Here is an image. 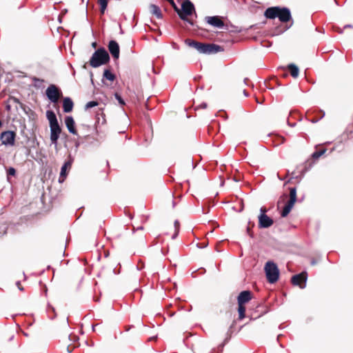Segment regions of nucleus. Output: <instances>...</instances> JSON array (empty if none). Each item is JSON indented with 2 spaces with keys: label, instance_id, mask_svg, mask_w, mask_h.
Wrapping results in <instances>:
<instances>
[{
  "label": "nucleus",
  "instance_id": "1",
  "mask_svg": "<svg viewBox=\"0 0 353 353\" xmlns=\"http://www.w3.org/2000/svg\"><path fill=\"white\" fill-rule=\"evenodd\" d=\"M185 43L189 47L195 48L199 52L203 54H210L223 50V48L219 45L201 43L190 39H186Z\"/></svg>",
  "mask_w": 353,
  "mask_h": 353
},
{
  "label": "nucleus",
  "instance_id": "2",
  "mask_svg": "<svg viewBox=\"0 0 353 353\" xmlns=\"http://www.w3.org/2000/svg\"><path fill=\"white\" fill-rule=\"evenodd\" d=\"M46 117L49 121L50 128V141L52 143L57 145L62 129L59 125L55 113L52 110L46 112Z\"/></svg>",
  "mask_w": 353,
  "mask_h": 353
},
{
  "label": "nucleus",
  "instance_id": "3",
  "mask_svg": "<svg viewBox=\"0 0 353 353\" xmlns=\"http://www.w3.org/2000/svg\"><path fill=\"white\" fill-rule=\"evenodd\" d=\"M110 61V55L103 48L97 50L91 57L88 63L92 68H97Z\"/></svg>",
  "mask_w": 353,
  "mask_h": 353
},
{
  "label": "nucleus",
  "instance_id": "4",
  "mask_svg": "<svg viewBox=\"0 0 353 353\" xmlns=\"http://www.w3.org/2000/svg\"><path fill=\"white\" fill-rule=\"evenodd\" d=\"M267 19H274L276 17L281 22H287V8L271 7L268 8L264 14Z\"/></svg>",
  "mask_w": 353,
  "mask_h": 353
},
{
  "label": "nucleus",
  "instance_id": "5",
  "mask_svg": "<svg viewBox=\"0 0 353 353\" xmlns=\"http://www.w3.org/2000/svg\"><path fill=\"white\" fill-rule=\"evenodd\" d=\"M194 11V6L190 0H185L181 5V10L179 8H175V12L178 14L181 19L187 21L188 23L192 24L190 20L188 19L187 17L190 16Z\"/></svg>",
  "mask_w": 353,
  "mask_h": 353
},
{
  "label": "nucleus",
  "instance_id": "6",
  "mask_svg": "<svg viewBox=\"0 0 353 353\" xmlns=\"http://www.w3.org/2000/svg\"><path fill=\"white\" fill-rule=\"evenodd\" d=\"M265 272L267 277V280L270 283L276 282L279 276V270L276 265L272 262L268 261L265 265Z\"/></svg>",
  "mask_w": 353,
  "mask_h": 353
},
{
  "label": "nucleus",
  "instance_id": "7",
  "mask_svg": "<svg viewBox=\"0 0 353 353\" xmlns=\"http://www.w3.org/2000/svg\"><path fill=\"white\" fill-rule=\"evenodd\" d=\"M46 94L48 99L52 103H57L62 97L61 90L55 85H50L46 90Z\"/></svg>",
  "mask_w": 353,
  "mask_h": 353
},
{
  "label": "nucleus",
  "instance_id": "8",
  "mask_svg": "<svg viewBox=\"0 0 353 353\" xmlns=\"http://www.w3.org/2000/svg\"><path fill=\"white\" fill-rule=\"evenodd\" d=\"M77 339V336L76 335L70 334L68 336H65L62 339V346L63 348L68 352L70 353L73 351L74 347H76L70 341L74 342Z\"/></svg>",
  "mask_w": 353,
  "mask_h": 353
},
{
  "label": "nucleus",
  "instance_id": "9",
  "mask_svg": "<svg viewBox=\"0 0 353 353\" xmlns=\"http://www.w3.org/2000/svg\"><path fill=\"white\" fill-rule=\"evenodd\" d=\"M15 137L16 133L13 131H6L1 134V140L4 145H13L14 144Z\"/></svg>",
  "mask_w": 353,
  "mask_h": 353
},
{
  "label": "nucleus",
  "instance_id": "10",
  "mask_svg": "<svg viewBox=\"0 0 353 353\" xmlns=\"http://www.w3.org/2000/svg\"><path fill=\"white\" fill-rule=\"evenodd\" d=\"M277 210L282 217L287 216V194L283 193L277 202Z\"/></svg>",
  "mask_w": 353,
  "mask_h": 353
},
{
  "label": "nucleus",
  "instance_id": "11",
  "mask_svg": "<svg viewBox=\"0 0 353 353\" xmlns=\"http://www.w3.org/2000/svg\"><path fill=\"white\" fill-rule=\"evenodd\" d=\"M307 274L302 272L292 278V283L294 285H298L301 288H304L306 285Z\"/></svg>",
  "mask_w": 353,
  "mask_h": 353
},
{
  "label": "nucleus",
  "instance_id": "12",
  "mask_svg": "<svg viewBox=\"0 0 353 353\" xmlns=\"http://www.w3.org/2000/svg\"><path fill=\"white\" fill-rule=\"evenodd\" d=\"M273 220L265 214H261L259 216V227L267 228L273 225Z\"/></svg>",
  "mask_w": 353,
  "mask_h": 353
},
{
  "label": "nucleus",
  "instance_id": "13",
  "mask_svg": "<svg viewBox=\"0 0 353 353\" xmlns=\"http://www.w3.org/2000/svg\"><path fill=\"white\" fill-rule=\"evenodd\" d=\"M108 48L112 57L115 59H118L120 53V49L118 43L116 41L111 40L108 43Z\"/></svg>",
  "mask_w": 353,
  "mask_h": 353
},
{
  "label": "nucleus",
  "instance_id": "14",
  "mask_svg": "<svg viewBox=\"0 0 353 353\" xmlns=\"http://www.w3.org/2000/svg\"><path fill=\"white\" fill-rule=\"evenodd\" d=\"M205 20L208 24L216 28H221L224 26V22L219 16L206 17Z\"/></svg>",
  "mask_w": 353,
  "mask_h": 353
},
{
  "label": "nucleus",
  "instance_id": "15",
  "mask_svg": "<svg viewBox=\"0 0 353 353\" xmlns=\"http://www.w3.org/2000/svg\"><path fill=\"white\" fill-rule=\"evenodd\" d=\"M253 296L252 292L250 290H245L240 292L237 297L238 303L245 305L250 300H252Z\"/></svg>",
  "mask_w": 353,
  "mask_h": 353
},
{
  "label": "nucleus",
  "instance_id": "16",
  "mask_svg": "<svg viewBox=\"0 0 353 353\" xmlns=\"http://www.w3.org/2000/svg\"><path fill=\"white\" fill-rule=\"evenodd\" d=\"M71 167H72L71 161H68L64 163V164L61 167L60 176H59V181L60 183H62L63 181H64L65 179L66 178L67 175H68V172L70 170Z\"/></svg>",
  "mask_w": 353,
  "mask_h": 353
},
{
  "label": "nucleus",
  "instance_id": "17",
  "mask_svg": "<svg viewBox=\"0 0 353 353\" xmlns=\"http://www.w3.org/2000/svg\"><path fill=\"white\" fill-rule=\"evenodd\" d=\"M265 88L272 90L276 85H283V83L277 77H272L264 82Z\"/></svg>",
  "mask_w": 353,
  "mask_h": 353
},
{
  "label": "nucleus",
  "instance_id": "18",
  "mask_svg": "<svg viewBox=\"0 0 353 353\" xmlns=\"http://www.w3.org/2000/svg\"><path fill=\"white\" fill-rule=\"evenodd\" d=\"M65 125L68 130V131L73 134H77V131L75 128V122L73 119V118L70 116H68L65 119Z\"/></svg>",
  "mask_w": 353,
  "mask_h": 353
},
{
  "label": "nucleus",
  "instance_id": "19",
  "mask_svg": "<svg viewBox=\"0 0 353 353\" xmlns=\"http://www.w3.org/2000/svg\"><path fill=\"white\" fill-rule=\"evenodd\" d=\"M74 103L69 97H65L63 101V108L65 112H70L73 109Z\"/></svg>",
  "mask_w": 353,
  "mask_h": 353
},
{
  "label": "nucleus",
  "instance_id": "20",
  "mask_svg": "<svg viewBox=\"0 0 353 353\" xmlns=\"http://www.w3.org/2000/svg\"><path fill=\"white\" fill-rule=\"evenodd\" d=\"M296 200V192L295 188H291L290 190V200L288 201V213L292 208Z\"/></svg>",
  "mask_w": 353,
  "mask_h": 353
},
{
  "label": "nucleus",
  "instance_id": "21",
  "mask_svg": "<svg viewBox=\"0 0 353 353\" xmlns=\"http://www.w3.org/2000/svg\"><path fill=\"white\" fill-rule=\"evenodd\" d=\"M288 73H290L293 78L296 79L299 74V69L294 63L288 64Z\"/></svg>",
  "mask_w": 353,
  "mask_h": 353
},
{
  "label": "nucleus",
  "instance_id": "22",
  "mask_svg": "<svg viewBox=\"0 0 353 353\" xmlns=\"http://www.w3.org/2000/svg\"><path fill=\"white\" fill-rule=\"evenodd\" d=\"M150 11L153 15L156 16L157 18H158V19L162 18V12L159 6H157L154 4H151L150 6Z\"/></svg>",
  "mask_w": 353,
  "mask_h": 353
},
{
  "label": "nucleus",
  "instance_id": "23",
  "mask_svg": "<svg viewBox=\"0 0 353 353\" xmlns=\"http://www.w3.org/2000/svg\"><path fill=\"white\" fill-rule=\"evenodd\" d=\"M239 319L242 320L245 317V305L238 303Z\"/></svg>",
  "mask_w": 353,
  "mask_h": 353
},
{
  "label": "nucleus",
  "instance_id": "24",
  "mask_svg": "<svg viewBox=\"0 0 353 353\" xmlns=\"http://www.w3.org/2000/svg\"><path fill=\"white\" fill-rule=\"evenodd\" d=\"M103 77L104 79L110 81H113L116 79V76L108 69L104 70Z\"/></svg>",
  "mask_w": 353,
  "mask_h": 353
},
{
  "label": "nucleus",
  "instance_id": "25",
  "mask_svg": "<svg viewBox=\"0 0 353 353\" xmlns=\"http://www.w3.org/2000/svg\"><path fill=\"white\" fill-rule=\"evenodd\" d=\"M98 3H99L101 8L100 12L101 14L105 13V10L107 8L108 0H98Z\"/></svg>",
  "mask_w": 353,
  "mask_h": 353
},
{
  "label": "nucleus",
  "instance_id": "26",
  "mask_svg": "<svg viewBox=\"0 0 353 353\" xmlns=\"http://www.w3.org/2000/svg\"><path fill=\"white\" fill-rule=\"evenodd\" d=\"M278 72L279 75L283 79H285L287 77V70L284 67L279 68Z\"/></svg>",
  "mask_w": 353,
  "mask_h": 353
},
{
  "label": "nucleus",
  "instance_id": "27",
  "mask_svg": "<svg viewBox=\"0 0 353 353\" xmlns=\"http://www.w3.org/2000/svg\"><path fill=\"white\" fill-rule=\"evenodd\" d=\"M99 105V103L95 101H89L85 105V110H88L91 108H94L95 106H97Z\"/></svg>",
  "mask_w": 353,
  "mask_h": 353
},
{
  "label": "nucleus",
  "instance_id": "28",
  "mask_svg": "<svg viewBox=\"0 0 353 353\" xmlns=\"http://www.w3.org/2000/svg\"><path fill=\"white\" fill-rule=\"evenodd\" d=\"M174 228H175V233L173 236V238H175L177 236L179 231L180 223L178 220H176L174 221Z\"/></svg>",
  "mask_w": 353,
  "mask_h": 353
},
{
  "label": "nucleus",
  "instance_id": "29",
  "mask_svg": "<svg viewBox=\"0 0 353 353\" xmlns=\"http://www.w3.org/2000/svg\"><path fill=\"white\" fill-rule=\"evenodd\" d=\"M325 150H321V151L315 152L313 153L312 157L314 159H318L321 155H323L325 153Z\"/></svg>",
  "mask_w": 353,
  "mask_h": 353
},
{
  "label": "nucleus",
  "instance_id": "30",
  "mask_svg": "<svg viewBox=\"0 0 353 353\" xmlns=\"http://www.w3.org/2000/svg\"><path fill=\"white\" fill-rule=\"evenodd\" d=\"M114 96L120 105H125V102H124L123 99L121 98V97L120 96V94H119L118 93H115Z\"/></svg>",
  "mask_w": 353,
  "mask_h": 353
},
{
  "label": "nucleus",
  "instance_id": "31",
  "mask_svg": "<svg viewBox=\"0 0 353 353\" xmlns=\"http://www.w3.org/2000/svg\"><path fill=\"white\" fill-rule=\"evenodd\" d=\"M16 174V170L14 168H10L8 170V175L14 176Z\"/></svg>",
  "mask_w": 353,
  "mask_h": 353
},
{
  "label": "nucleus",
  "instance_id": "32",
  "mask_svg": "<svg viewBox=\"0 0 353 353\" xmlns=\"http://www.w3.org/2000/svg\"><path fill=\"white\" fill-rule=\"evenodd\" d=\"M14 101L15 103H18L21 108H23V109L25 108L24 104H23L21 102H20L19 99L14 98Z\"/></svg>",
  "mask_w": 353,
  "mask_h": 353
},
{
  "label": "nucleus",
  "instance_id": "33",
  "mask_svg": "<svg viewBox=\"0 0 353 353\" xmlns=\"http://www.w3.org/2000/svg\"><path fill=\"white\" fill-rule=\"evenodd\" d=\"M167 1L172 5V6L173 7L174 10H175V8H178L176 6V4H175V3H174V1L173 0H167Z\"/></svg>",
  "mask_w": 353,
  "mask_h": 353
},
{
  "label": "nucleus",
  "instance_id": "34",
  "mask_svg": "<svg viewBox=\"0 0 353 353\" xmlns=\"http://www.w3.org/2000/svg\"><path fill=\"white\" fill-rule=\"evenodd\" d=\"M17 285L18 288H19L20 290H21V291H23V286L21 285V283H20L19 281H18V282L17 283Z\"/></svg>",
  "mask_w": 353,
  "mask_h": 353
},
{
  "label": "nucleus",
  "instance_id": "35",
  "mask_svg": "<svg viewBox=\"0 0 353 353\" xmlns=\"http://www.w3.org/2000/svg\"><path fill=\"white\" fill-rule=\"evenodd\" d=\"M288 23L290 22L291 21V14H290V11L288 10ZM292 23H290V25L288 24V28H290V26L292 25Z\"/></svg>",
  "mask_w": 353,
  "mask_h": 353
},
{
  "label": "nucleus",
  "instance_id": "36",
  "mask_svg": "<svg viewBox=\"0 0 353 353\" xmlns=\"http://www.w3.org/2000/svg\"><path fill=\"white\" fill-rule=\"evenodd\" d=\"M247 232H248L249 236L252 237V232H251V229H250V228L249 226L247 228Z\"/></svg>",
  "mask_w": 353,
  "mask_h": 353
},
{
  "label": "nucleus",
  "instance_id": "37",
  "mask_svg": "<svg viewBox=\"0 0 353 353\" xmlns=\"http://www.w3.org/2000/svg\"><path fill=\"white\" fill-rule=\"evenodd\" d=\"M266 212H267V209H266L265 208L262 207V208H261V214H265V213H266Z\"/></svg>",
  "mask_w": 353,
  "mask_h": 353
},
{
  "label": "nucleus",
  "instance_id": "38",
  "mask_svg": "<svg viewBox=\"0 0 353 353\" xmlns=\"http://www.w3.org/2000/svg\"><path fill=\"white\" fill-rule=\"evenodd\" d=\"M200 107H201L202 108H207V103H203L200 105Z\"/></svg>",
  "mask_w": 353,
  "mask_h": 353
},
{
  "label": "nucleus",
  "instance_id": "39",
  "mask_svg": "<svg viewBox=\"0 0 353 353\" xmlns=\"http://www.w3.org/2000/svg\"><path fill=\"white\" fill-rule=\"evenodd\" d=\"M243 94H244L245 97H248V92H247V91H246V90H245V89H243Z\"/></svg>",
  "mask_w": 353,
  "mask_h": 353
},
{
  "label": "nucleus",
  "instance_id": "40",
  "mask_svg": "<svg viewBox=\"0 0 353 353\" xmlns=\"http://www.w3.org/2000/svg\"><path fill=\"white\" fill-rule=\"evenodd\" d=\"M33 81H35V82H36V81H43V80H40L39 79L36 78V77H34V78L33 79Z\"/></svg>",
  "mask_w": 353,
  "mask_h": 353
},
{
  "label": "nucleus",
  "instance_id": "41",
  "mask_svg": "<svg viewBox=\"0 0 353 353\" xmlns=\"http://www.w3.org/2000/svg\"><path fill=\"white\" fill-rule=\"evenodd\" d=\"M6 230H1V229L0 228V234H6Z\"/></svg>",
  "mask_w": 353,
  "mask_h": 353
},
{
  "label": "nucleus",
  "instance_id": "42",
  "mask_svg": "<svg viewBox=\"0 0 353 353\" xmlns=\"http://www.w3.org/2000/svg\"><path fill=\"white\" fill-rule=\"evenodd\" d=\"M97 43H96V42H93V43H92V46L93 48H97Z\"/></svg>",
  "mask_w": 353,
  "mask_h": 353
},
{
  "label": "nucleus",
  "instance_id": "43",
  "mask_svg": "<svg viewBox=\"0 0 353 353\" xmlns=\"http://www.w3.org/2000/svg\"><path fill=\"white\" fill-rule=\"evenodd\" d=\"M282 337H283V335H279V336H278V338H277L278 341H280V340H281V339Z\"/></svg>",
  "mask_w": 353,
  "mask_h": 353
},
{
  "label": "nucleus",
  "instance_id": "44",
  "mask_svg": "<svg viewBox=\"0 0 353 353\" xmlns=\"http://www.w3.org/2000/svg\"><path fill=\"white\" fill-rule=\"evenodd\" d=\"M280 139H281V143H283L285 141V139L283 137H281Z\"/></svg>",
  "mask_w": 353,
  "mask_h": 353
},
{
  "label": "nucleus",
  "instance_id": "45",
  "mask_svg": "<svg viewBox=\"0 0 353 353\" xmlns=\"http://www.w3.org/2000/svg\"><path fill=\"white\" fill-rule=\"evenodd\" d=\"M347 27H348V28H351V27H352V26H350V25H347V26H345V28H347Z\"/></svg>",
  "mask_w": 353,
  "mask_h": 353
},
{
  "label": "nucleus",
  "instance_id": "46",
  "mask_svg": "<svg viewBox=\"0 0 353 353\" xmlns=\"http://www.w3.org/2000/svg\"><path fill=\"white\" fill-rule=\"evenodd\" d=\"M285 177H287V173H285V175H284V179H285Z\"/></svg>",
  "mask_w": 353,
  "mask_h": 353
},
{
  "label": "nucleus",
  "instance_id": "47",
  "mask_svg": "<svg viewBox=\"0 0 353 353\" xmlns=\"http://www.w3.org/2000/svg\"><path fill=\"white\" fill-rule=\"evenodd\" d=\"M256 102H257V103H260V102L258 101V99H257V98L256 99Z\"/></svg>",
  "mask_w": 353,
  "mask_h": 353
},
{
  "label": "nucleus",
  "instance_id": "48",
  "mask_svg": "<svg viewBox=\"0 0 353 353\" xmlns=\"http://www.w3.org/2000/svg\"><path fill=\"white\" fill-rule=\"evenodd\" d=\"M2 123H1V121H0V126H1Z\"/></svg>",
  "mask_w": 353,
  "mask_h": 353
}]
</instances>
